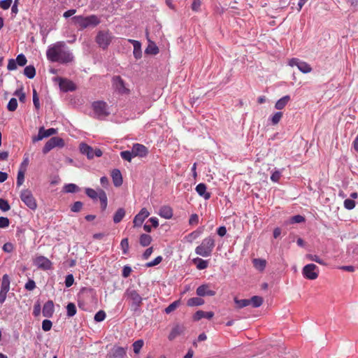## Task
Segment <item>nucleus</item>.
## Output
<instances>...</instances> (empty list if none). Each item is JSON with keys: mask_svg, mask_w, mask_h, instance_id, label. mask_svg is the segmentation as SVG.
<instances>
[{"mask_svg": "<svg viewBox=\"0 0 358 358\" xmlns=\"http://www.w3.org/2000/svg\"><path fill=\"white\" fill-rule=\"evenodd\" d=\"M73 23L79 27L80 29L87 28H94L100 24V18L95 15H91L88 16L77 15L71 18Z\"/></svg>", "mask_w": 358, "mask_h": 358, "instance_id": "f03ea898", "label": "nucleus"}, {"mask_svg": "<svg viewBox=\"0 0 358 358\" xmlns=\"http://www.w3.org/2000/svg\"><path fill=\"white\" fill-rule=\"evenodd\" d=\"M57 130L54 128L45 129L43 127H40L37 136L32 137V141L34 143L43 140L44 138L49 137L52 135L56 134Z\"/></svg>", "mask_w": 358, "mask_h": 358, "instance_id": "9b49d317", "label": "nucleus"}, {"mask_svg": "<svg viewBox=\"0 0 358 358\" xmlns=\"http://www.w3.org/2000/svg\"><path fill=\"white\" fill-rule=\"evenodd\" d=\"M20 199L24 204L31 210L37 208L36 201L34 199L31 192L29 189H24L21 192Z\"/></svg>", "mask_w": 358, "mask_h": 358, "instance_id": "423d86ee", "label": "nucleus"}, {"mask_svg": "<svg viewBox=\"0 0 358 358\" xmlns=\"http://www.w3.org/2000/svg\"><path fill=\"white\" fill-rule=\"evenodd\" d=\"M10 221L7 217H0V228H6L9 226Z\"/></svg>", "mask_w": 358, "mask_h": 358, "instance_id": "69168bd1", "label": "nucleus"}, {"mask_svg": "<svg viewBox=\"0 0 358 358\" xmlns=\"http://www.w3.org/2000/svg\"><path fill=\"white\" fill-rule=\"evenodd\" d=\"M99 194H100L99 200L101 201V208L103 210H105L106 208L107 204H108V201H107L108 199H107L106 194L103 189H100Z\"/></svg>", "mask_w": 358, "mask_h": 358, "instance_id": "c9c22d12", "label": "nucleus"}, {"mask_svg": "<svg viewBox=\"0 0 358 358\" xmlns=\"http://www.w3.org/2000/svg\"><path fill=\"white\" fill-rule=\"evenodd\" d=\"M100 188L97 189V190H95L92 188H86L85 189V193L86 194L92 199H96L97 198L100 199Z\"/></svg>", "mask_w": 358, "mask_h": 358, "instance_id": "c756f323", "label": "nucleus"}, {"mask_svg": "<svg viewBox=\"0 0 358 358\" xmlns=\"http://www.w3.org/2000/svg\"><path fill=\"white\" fill-rule=\"evenodd\" d=\"M290 100V96L289 95L284 96L281 99H280L275 104V108L277 110L283 109L285 106L288 103Z\"/></svg>", "mask_w": 358, "mask_h": 358, "instance_id": "bb28decb", "label": "nucleus"}, {"mask_svg": "<svg viewBox=\"0 0 358 358\" xmlns=\"http://www.w3.org/2000/svg\"><path fill=\"white\" fill-rule=\"evenodd\" d=\"M24 169H20L17 173V187H20L24 180Z\"/></svg>", "mask_w": 358, "mask_h": 358, "instance_id": "58836bf2", "label": "nucleus"}, {"mask_svg": "<svg viewBox=\"0 0 358 358\" xmlns=\"http://www.w3.org/2000/svg\"><path fill=\"white\" fill-rule=\"evenodd\" d=\"M10 289V279L7 274H5L2 278L1 285V292L8 293Z\"/></svg>", "mask_w": 358, "mask_h": 358, "instance_id": "cd10ccee", "label": "nucleus"}, {"mask_svg": "<svg viewBox=\"0 0 358 358\" xmlns=\"http://www.w3.org/2000/svg\"><path fill=\"white\" fill-rule=\"evenodd\" d=\"M47 58L52 62L69 63L73 60V55L63 41H59L48 48Z\"/></svg>", "mask_w": 358, "mask_h": 358, "instance_id": "f257e3e1", "label": "nucleus"}, {"mask_svg": "<svg viewBox=\"0 0 358 358\" xmlns=\"http://www.w3.org/2000/svg\"><path fill=\"white\" fill-rule=\"evenodd\" d=\"M146 54L157 55L159 52V48L154 43H150L145 49Z\"/></svg>", "mask_w": 358, "mask_h": 358, "instance_id": "f704fd0d", "label": "nucleus"}, {"mask_svg": "<svg viewBox=\"0 0 358 358\" xmlns=\"http://www.w3.org/2000/svg\"><path fill=\"white\" fill-rule=\"evenodd\" d=\"M10 208L8 202L3 199H0V209L3 211H8Z\"/></svg>", "mask_w": 358, "mask_h": 358, "instance_id": "603ef678", "label": "nucleus"}, {"mask_svg": "<svg viewBox=\"0 0 358 358\" xmlns=\"http://www.w3.org/2000/svg\"><path fill=\"white\" fill-rule=\"evenodd\" d=\"M185 330V327L181 324L175 325L170 332L168 338L170 341L174 340L177 336L182 334Z\"/></svg>", "mask_w": 358, "mask_h": 358, "instance_id": "6ab92c4d", "label": "nucleus"}, {"mask_svg": "<svg viewBox=\"0 0 358 358\" xmlns=\"http://www.w3.org/2000/svg\"><path fill=\"white\" fill-rule=\"evenodd\" d=\"M120 156L123 159L127 160L128 162H131V159L133 157H134V155L132 150L131 151H129V150L122 151L120 152Z\"/></svg>", "mask_w": 358, "mask_h": 358, "instance_id": "ea45409f", "label": "nucleus"}, {"mask_svg": "<svg viewBox=\"0 0 358 358\" xmlns=\"http://www.w3.org/2000/svg\"><path fill=\"white\" fill-rule=\"evenodd\" d=\"M235 303L238 306L239 308H244L250 304V301L249 299H234Z\"/></svg>", "mask_w": 358, "mask_h": 358, "instance_id": "49530a36", "label": "nucleus"}, {"mask_svg": "<svg viewBox=\"0 0 358 358\" xmlns=\"http://www.w3.org/2000/svg\"><path fill=\"white\" fill-rule=\"evenodd\" d=\"M214 316V313L212 311L205 312L203 310H198L194 315V320H199L202 318H207L210 320Z\"/></svg>", "mask_w": 358, "mask_h": 358, "instance_id": "a878e982", "label": "nucleus"}, {"mask_svg": "<svg viewBox=\"0 0 358 358\" xmlns=\"http://www.w3.org/2000/svg\"><path fill=\"white\" fill-rule=\"evenodd\" d=\"M187 303L189 306H198L203 305L204 303V301L200 297H193L188 299Z\"/></svg>", "mask_w": 358, "mask_h": 358, "instance_id": "473e14b6", "label": "nucleus"}, {"mask_svg": "<svg viewBox=\"0 0 358 358\" xmlns=\"http://www.w3.org/2000/svg\"><path fill=\"white\" fill-rule=\"evenodd\" d=\"M106 318V313L103 310L98 311L94 315V320L96 322H101Z\"/></svg>", "mask_w": 358, "mask_h": 358, "instance_id": "864d4df0", "label": "nucleus"}, {"mask_svg": "<svg viewBox=\"0 0 358 358\" xmlns=\"http://www.w3.org/2000/svg\"><path fill=\"white\" fill-rule=\"evenodd\" d=\"M196 292L199 296H212L215 295V292L211 290L210 289V285L207 284L201 285V286L198 287Z\"/></svg>", "mask_w": 358, "mask_h": 358, "instance_id": "2eb2a0df", "label": "nucleus"}, {"mask_svg": "<svg viewBox=\"0 0 358 358\" xmlns=\"http://www.w3.org/2000/svg\"><path fill=\"white\" fill-rule=\"evenodd\" d=\"M24 287L26 289L31 291L36 287V283L33 280H29Z\"/></svg>", "mask_w": 358, "mask_h": 358, "instance_id": "774afa93", "label": "nucleus"}, {"mask_svg": "<svg viewBox=\"0 0 358 358\" xmlns=\"http://www.w3.org/2000/svg\"><path fill=\"white\" fill-rule=\"evenodd\" d=\"M159 215L165 219H170L173 216V210L169 206H164L159 209Z\"/></svg>", "mask_w": 358, "mask_h": 358, "instance_id": "393cba45", "label": "nucleus"}, {"mask_svg": "<svg viewBox=\"0 0 358 358\" xmlns=\"http://www.w3.org/2000/svg\"><path fill=\"white\" fill-rule=\"evenodd\" d=\"M59 85L61 90L68 92L76 90V85L72 81L66 78H59Z\"/></svg>", "mask_w": 358, "mask_h": 358, "instance_id": "dca6fc26", "label": "nucleus"}, {"mask_svg": "<svg viewBox=\"0 0 358 358\" xmlns=\"http://www.w3.org/2000/svg\"><path fill=\"white\" fill-rule=\"evenodd\" d=\"M180 301H175L165 308V313L169 314L174 311L180 305Z\"/></svg>", "mask_w": 358, "mask_h": 358, "instance_id": "a19ab883", "label": "nucleus"}, {"mask_svg": "<svg viewBox=\"0 0 358 358\" xmlns=\"http://www.w3.org/2000/svg\"><path fill=\"white\" fill-rule=\"evenodd\" d=\"M64 189L66 192L73 193L78 192L79 187L75 184L70 183L64 187Z\"/></svg>", "mask_w": 358, "mask_h": 358, "instance_id": "09e8293b", "label": "nucleus"}, {"mask_svg": "<svg viewBox=\"0 0 358 358\" xmlns=\"http://www.w3.org/2000/svg\"><path fill=\"white\" fill-rule=\"evenodd\" d=\"M64 146V141L62 138L52 137L45 144V145L43 148V154H47L52 149H53L56 147L63 148Z\"/></svg>", "mask_w": 358, "mask_h": 358, "instance_id": "0eeeda50", "label": "nucleus"}, {"mask_svg": "<svg viewBox=\"0 0 358 358\" xmlns=\"http://www.w3.org/2000/svg\"><path fill=\"white\" fill-rule=\"evenodd\" d=\"M150 215V213L146 208H143L141 211L134 217L133 223L134 227H140L143 223L144 220Z\"/></svg>", "mask_w": 358, "mask_h": 358, "instance_id": "ddd939ff", "label": "nucleus"}, {"mask_svg": "<svg viewBox=\"0 0 358 358\" xmlns=\"http://www.w3.org/2000/svg\"><path fill=\"white\" fill-rule=\"evenodd\" d=\"M195 262H197L196 268L199 270L205 269L208 267V262L200 258L194 259Z\"/></svg>", "mask_w": 358, "mask_h": 358, "instance_id": "79ce46f5", "label": "nucleus"}, {"mask_svg": "<svg viewBox=\"0 0 358 358\" xmlns=\"http://www.w3.org/2000/svg\"><path fill=\"white\" fill-rule=\"evenodd\" d=\"M125 215V210L122 208H120L117 209V210L115 212L114 216H113V222L115 223H119L122 221L123 217Z\"/></svg>", "mask_w": 358, "mask_h": 358, "instance_id": "c85d7f7f", "label": "nucleus"}, {"mask_svg": "<svg viewBox=\"0 0 358 358\" xmlns=\"http://www.w3.org/2000/svg\"><path fill=\"white\" fill-rule=\"evenodd\" d=\"M83 207V203L81 201H76L71 207L72 212H79Z\"/></svg>", "mask_w": 358, "mask_h": 358, "instance_id": "13d9d810", "label": "nucleus"}, {"mask_svg": "<svg viewBox=\"0 0 358 358\" xmlns=\"http://www.w3.org/2000/svg\"><path fill=\"white\" fill-rule=\"evenodd\" d=\"M24 74L28 78H34L36 75V69L34 66L29 65L24 68Z\"/></svg>", "mask_w": 358, "mask_h": 358, "instance_id": "7c9ffc66", "label": "nucleus"}, {"mask_svg": "<svg viewBox=\"0 0 358 358\" xmlns=\"http://www.w3.org/2000/svg\"><path fill=\"white\" fill-rule=\"evenodd\" d=\"M7 69L9 70V71H13V70H15L17 69V62L15 59H10L8 60V66H7Z\"/></svg>", "mask_w": 358, "mask_h": 358, "instance_id": "0e129e2a", "label": "nucleus"}, {"mask_svg": "<svg viewBox=\"0 0 358 358\" xmlns=\"http://www.w3.org/2000/svg\"><path fill=\"white\" fill-rule=\"evenodd\" d=\"M17 107V101L15 98H12L10 99L7 108L9 111H15Z\"/></svg>", "mask_w": 358, "mask_h": 358, "instance_id": "a18cd8bd", "label": "nucleus"}, {"mask_svg": "<svg viewBox=\"0 0 358 358\" xmlns=\"http://www.w3.org/2000/svg\"><path fill=\"white\" fill-rule=\"evenodd\" d=\"M254 266L259 271H263L266 265V262L262 259H253Z\"/></svg>", "mask_w": 358, "mask_h": 358, "instance_id": "2f4dec72", "label": "nucleus"}, {"mask_svg": "<svg viewBox=\"0 0 358 358\" xmlns=\"http://www.w3.org/2000/svg\"><path fill=\"white\" fill-rule=\"evenodd\" d=\"M206 185L204 183H199L196 187V191L198 194L203 196L206 200H208L210 198V194L206 192Z\"/></svg>", "mask_w": 358, "mask_h": 358, "instance_id": "412c9836", "label": "nucleus"}, {"mask_svg": "<svg viewBox=\"0 0 358 358\" xmlns=\"http://www.w3.org/2000/svg\"><path fill=\"white\" fill-rule=\"evenodd\" d=\"M35 264L38 268L44 270L50 269L52 266L51 262L43 256L37 257L35 260Z\"/></svg>", "mask_w": 358, "mask_h": 358, "instance_id": "f3484780", "label": "nucleus"}, {"mask_svg": "<svg viewBox=\"0 0 358 358\" xmlns=\"http://www.w3.org/2000/svg\"><path fill=\"white\" fill-rule=\"evenodd\" d=\"M124 297L129 301L131 310L134 313L138 312L142 304L143 298L137 291L129 287L125 291Z\"/></svg>", "mask_w": 358, "mask_h": 358, "instance_id": "7ed1b4c3", "label": "nucleus"}, {"mask_svg": "<svg viewBox=\"0 0 358 358\" xmlns=\"http://www.w3.org/2000/svg\"><path fill=\"white\" fill-rule=\"evenodd\" d=\"M306 257L310 261L315 262L321 265H326V263L317 255L308 254L306 255Z\"/></svg>", "mask_w": 358, "mask_h": 358, "instance_id": "4c0bfd02", "label": "nucleus"}, {"mask_svg": "<svg viewBox=\"0 0 358 358\" xmlns=\"http://www.w3.org/2000/svg\"><path fill=\"white\" fill-rule=\"evenodd\" d=\"M113 85L115 90L120 94H127L129 90L125 87L124 83L120 76H115L113 79Z\"/></svg>", "mask_w": 358, "mask_h": 358, "instance_id": "f8f14e48", "label": "nucleus"}, {"mask_svg": "<svg viewBox=\"0 0 358 358\" xmlns=\"http://www.w3.org/2000/svg\"><path fill=\"white\" fill-rule=\"evenodd\" d=\"M120 246L122 250L123 254H127L129 250V241L128 238H124L120 243Z\"/></svg>", "mask_w": 358, "mask_h": 358, "instance_id": "3c124183", "label": "nucleus"}, {"mask_svg": "<svg viewBox=\"0 0 358 358\" xmlns=\"http://www.w3.org/2000/svg\"><path fill=\"white\" fill-rule=\"evenodd\" d=\"M80 150L82 154L86 155L88 159L94 158V150L90 145L85 143H81L80 145Z\"/></svg>", "mask_w": 358, "mask_h": 358, "instance_id": "b1692460", "label": "nucleus"}, {"mask_svg": "<svg viewBox=\"0 0 358 358\" xmlns=\"http://www.w3.org/2000/svg\"><path fill=\"white\" fill-rule=\"evenodd\" d=\"M282 117V112H276L271 117V123L273 125H275L279 123L281 118Z\"/></svg>", "mask_w": 358, "mask_h": 358, "instance_id": "de8ad7c7", "label": "nucleus"}, {"mask_svg": "<svg viewBox=\"0 0 358 358\" xmlns=\"http://www.w3.org/2000/svg\"><path fill=\"white\" fill-rule=\"evenodd\" d=\"M109 358H124L126 349L122 347L114 346L108 354Z\"/></svg>", "mask_w": 358, "mask_h": 358, "instance_id": "4468645a", "label": "nucleus"}, {"mask_svg": "<svg viewBox=\"0 0 358 358\" xmlns=\"http://www.w3.org/2000/svg\"><path fill=\"white\" fill-rule=\"evenodd\" d=\"M201 6V0H193L191 8L194 11H199L200 10V7Z\"/></svg>", "mask_w": 358, "mask_h": 358, "instance_id": "e2e57ef3", "label": "nucleus"}, {"mask_svg": "<svg viewBox=\"0 0 358 358\" xmlns=\"http://www.w3.org/2000/svg\"><path fill=\"white\" fill-rule=\"evenodd\" d=\"M151 241L152 237L148 234H143L140 236L139 242L140 244L143 247L149 245Z\"/></svg>", "mask_w": 358, "mask_h": 358, "instance_id": "72a5a7b5", "label": "nucleus"}, {"mask_svg": "<svg viewBox=\"0 0 358 358\" xmlns=\"http://www.w3.org/2000/svg\"><path fill=\"white\" fill-rule=\"evenodd\" d=\"M162 260V257L161 256L157 257L153 261L148 262L146 264L147 267H152L156 265H158Z\"/></svg>", "mask_w": 358, "mask_h": 358, "instance_id": "052dcab7", "label": "nucleus"}, {"mask_svg": "<svg viewBox=\"0 0 358 358\" xmlns=\"http://www.w3.org/2000/svg\"><path fill=\"white\" fill-rule=\"evenodd\" d=\"M12 2L13 0H2L0 1V7L3 10H7L10 7Z\"/></svg>", "mask_w": 358, "mask_h": 358, "instance_id": "680f3d73", "label": "nucleus"}, {"mask_svg": "<svg viewBox=\"0 0 358 358\" xmlns=\"http://www.w3.org/2000/svg\"><path fill=\"white\" fill-rule=\"evenodd\" d=\"M52 322L49 320H44L42 322V329L45 331H50L52 328Z\"/></svg>", "mask_w": 358, "mask_h": 358, "instance_id": "6e6d98bb", "label": "nucleus"}, {"mask_svg": "<svg viewBox=\"0 0 358 358\" xmlns=\"http://www.w3.org/2000/svg\"><path fill=\"white\" fill-rule=\"evenodd\" d=\"M17 64L20 66H24L27 64V59L23 54H20L17 55L15 59Z\"/></svg>", "mask_w": 358, "mask_h": 358, "instance_id": "8fccbe9b", "label": "nucleus"}, {"mask_svg": "<svg viewBox=\"0 0 358 358\" xmlns=\"http://www.w3.org/2000/svg\"><path fill=\"white\" fill-rule=\"evenodd\" d=\"M289 65L291 66H296L298 69L303 73H308L312 71V68L308 63L301 61L297 58L290 59L289 61Z\"/></svg>", "mask_w": 358, "mask_h": 358, "instance_id": "9d476101", "label": "nucleus"}, {"mask_svg": "<svg viewBox=\"0 0 358 358\" xmlns=\"http://www.w3.org/2000/svg\"><path fill=\"white\" fill-rule=\"evenodd\" d=\"M113 184L115 187H120L122 184L121 172L118 169H114L111 173Z\"/></svg>", "mask_w": 358, "mask_h": 358, "instance_id": "4be33fe9", "label": "nucleus"}, {"mask_svg": "<svg viewBox=\"0 0 358 358\" xmlns=\"http://www.w3.org/2000/svg\"><path fill=\"white\" fill-rule=\"evenodd\" d=\"M74 282V278L72 274H69L66 277L65 285L66 287H70Z\"/></svg>", "mask_w": 358, "mask_h": 358, "instance_id": "338daca9", "label": "nucleus"}, {"mask_svg": "<svg viewBox=\"0 0 358 358\" xmlns=\"http://www.w3.org/2000/svg\"><path fill=\"white\" fill-rule=\"evenodd\" d=\"M143 341L138 340L133 343L134 352L135 354H138L143 346Z\"/></svg>", "mask_w": 358, "mask_h": 358, "instance_id": "c03bdc74", "label": "nucleus"}, {"mask_svg": "<svg viewBox=\"0 0 358 358\" xmlns=\"http://www.w3.org/2000/svg\"><path fill=\"white\" fill-rule=\"evenodd\" d=\"M129 41L134 45V56L136 59L142 57L141 43L136 40L129 39Z\"/></svg>", "mask_w": 358, "mask_h": 358, "instance_id": "5701e85b", "label": "nucleus"}, {"mask_svg": "<svg viewBox=\"0 0 358 358\" xmlns=\"http://www.w3.org/2000/svg\"><path fill=\"white\" fill-rule=\"evenodd\" d=\"M67 315L69 317H73L76 313V307L74 303H69L66 306Z\"/></svg>", "mask_w": 358, "mask_h": 358, "instance_id": "37998d69", "label": "nucleus"}, {"mask_svg": "<svg viewBox=\"0 0 358 358\" xmlns=\"http://www.w3.org/2000/svg\"><path fill=\"white\" fill-rule=\"evenodd\" d=\"M305 221V218L300 215H294L293 217H291L290 219V222L294 224V223H301V222H303Z\"/></svg>", "mask_w": 358, "mask_h": 358, "instance_id": "bf43d9fd", "label": "nucleus"}, {"mask_svg": "<svg viewBox=\"0 0 358 358\" xmlns=\"http://www.w3.org/2000/svg\"><path fill=\"white\" fill-rule=\"evenodd\" d=\"M344 206L348 210H352L355 207V202L352 199H347L344 201Z\"/></svg>", "mask_w": 358, "mask_h": 358, "instance_id": "5fc2aeb1", "label": "nucleus"}, {"mask_svg": "<svg viewBox=\"0 0 358 358\" xmlns=\"http://www.w3.org/2000/svg\"><path fill=\"white\" fill-rule=\"evenodd\" d=\"M214 247L215 240L209 236L204 238L201 245L196 248L195 252L196 255L204 257H209L211 255Z\"/></svg>", "mask_w": 358, "mask_h": 358, "instance_id": "20e7f679", "label": "nucleus"}, {"mask_svg": "<svg viewBox=\"0 0 358 358\" xmlns=\"http://www.w3.org/2000/svg\"><path fill=\"white\" fill-rule=\"evenodd\" d=\"M131 150L134 155V157L138 156L143 157L148 154L147 148L145 145L139 143L134 144Z\"/></svg>", "mask_w": 358, "mask_h": 358, "instance_id": "a211bd4d", "label": "nucleus"}, {"mask_svg": "<svg viewBox=\"0 0 358 358\" xmlns=\"http://www.w3.org/2000/svg\"><path fill=\"white\" fill-rule=\"evenodd\" d=\"M302 273L307 279L315 280L318 277L319 270L315 264H309L303 267Z\"/></svg>", "mask_w": 358, "mask_h": 358, "instance_id": "6e6552de", "label": "nucleus"}, {"mask_svg": "<svg viewBox=\"0 0 358 358\" xmlns=\"http://www.w3.org/2000/svg\"><path fill=\"white\" fill-rule=\"evenodd\" d=\"M43 315L45 317H51L54 313V303L52 301H48L43 307Z\"/></svg>", "mask_w": 358, "mask_h": 358, "instance_id": "aec40b11", "label": "nucleus"}, {"mask_svg": "<svg viewBox=\"0 0 358 358\" xmlns=\"http://www.w3.org/2000/svg\"><path fill=\"white\" fill-rule=\"evenodd\" d=\"M33 102L35 108L36 109L40 108V103H39V99L36 92V90L34 89L33 90Z\"/></svg>", "mask_w": 358, "mask_h": 358, "instance_id": "4d7b16f0", "label": "nucleus"}, {"mask_svg": "<svg viewBox=\"0 0 358 358\" xmlns=\"http://www.w3.org/2000/svg\"><path fill=\"white\" fill-rule=\"evenodd\" d=\"M92 108L95 115L99 118L106 117L109 114V113L107 111V104L104 101H94L92 103Z\"/></svg>", "mask_w": 358, "mask_h": 358, "instance_id": "1a4fd4ad", "label": "nucleus"}, {"mask_svg": "<svg viewBox=\"0 0 358 358\" xmlns=\"http://www.w3.org/2000/svg\"><path fill=\"white\" fill-rule=\"evenodd\" d=\"M114 36L109 30H100L95 38V41L99 47L103 50L108 48Z\"/></svg>", "mask_w": 358, "mask_h": 358, "instance_id": "39448f33", "label": "nucleus"}, {"mask_svg": "<svg viewBox=\"0 0 358 358\" xmlns=\"http://www.w3.org/2000/svg\"><path fill=\"white\" fill-rule=\"evenodd\" d=\"M249 300L250 301V303H252V306L255 308L259 307L263 303V299L259 296H254Z\"/></svg>", "mask_w": 358, "mask_h": 358, "instance_id": "e433bc0d", "label": "nucleus"}]
</instances>
